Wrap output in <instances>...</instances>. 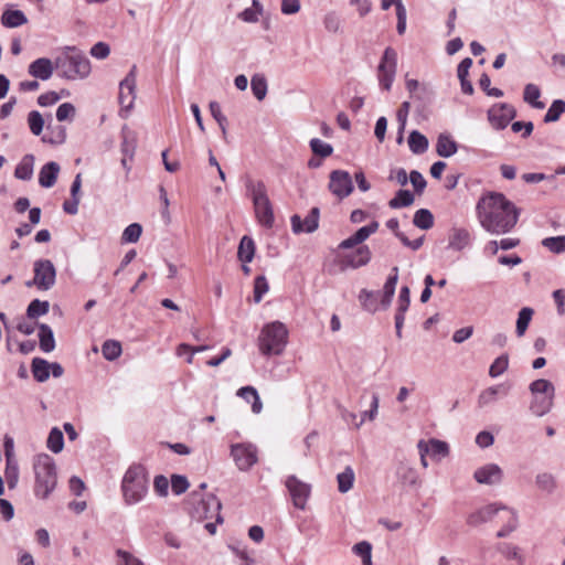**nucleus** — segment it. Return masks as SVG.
<instances>
[{
  "label": "nucleus",
  "instance_id": "1",
  "mask_svg": "<svg viewBox=\"0 0 565 565\" xmlns=\"http://www.w3.org/2000/svg\"><path fill=\"white\" fill-rule=\"evenodd\" d=\"M521 211L504 194L487 192L476 205V215L480 226L491 235L510 233L518 224Z\"/></svg>",
  "mask_w": 565,
  "mask_h": 565
},
{
  "label": "nucleus",
  "instance_id": "11",
  "mask_svg": "<svg viewBox=\"0 0 565 565\" xmlns=\"http://www.w3.org/2000/svg\"><path fill=\"white\" fill-rule=\"evenodd\" d=\"M285 486L290 493L295 508L305 510L311 493V486L299 480L296 476H288Z\"/></svg>",
  "mask_w": 565,
  "mask_h": 565
},
{
  "label": "nucleus",
  "instance_id": "64",
  "mask_svg": "<svg viewBox=\"0 0 565 565\" xmlns=\"http://www.w3.org/2000/svg\"><path fill=\"white\" fill-rule=\"evenodd\" d=\"M189 481L186 477L181 475H172L171 477V490L175 495L184 493L189 488Z\"/></svg>",
  "mask_w": 565,
  "mask_h": 565
},
{
  "label": "nucleus",
  "instance_id": "49",
  "mask_svg": "<svg viewBox=\"0 0 565 565\" xmlns=\"http://www.w3.org/2000/svg\"><path fill=\"white\" fill-rule=\"evenodd\" d=\"M353 553L361 557L362 565H373L372 564V545L366 541L359 542L352 547Z\"/></svg>",
  "mask_w": 565,
  "mask_h": 565
},
{
  "label": "nucleus",
  "instance_id": "51",
  "mask_svg": "<svg viewBox=\"0 0 565 565\" xmlns=\"http://www.w3.org/2000/svg\"><path fill=\"white\" fill-rule=\"evenodd\" d=\"M210 345H196L192 347L186 343H181L177 347L175 354L178 356H183V354L189 353L188 359H185L186 363L191 364L193 363V356L195 353H200L206 350H210Z\"/></svg>",
  "mask_w": 565,
  "mask_h": 565
},
{
  "label": "nucleus",
  "instance_id": "9",
  "mask_svg": "<svg viewBox=\"0 0 565 565\" xmlns=\"http://www.w3.org/2000/svg\"><path fill=\"white\" fill-rule=\"evenodd\" d=\"M231 457L241 471H248L258 461V449L252 443L231 445Z\"/></svg>",
  "mask_w": 565,
  "mask_h": 565
},
{
  "label": "nucleus",
  "instance_id": "62",
  "mask_svg": "<svg viewBox=\"0 0 565 565\" xmlns=\"http://www.w3.org/2000/svg\"><path fill=\"white\" fill-rule=\"evenodd\" d=\"M269 286L265 276H257L254 281V300L259 302L268 291Z\"/></svg>",
  "mask_w": 565,
  "mask_h": 565
},
{
  "label": "nucleus",
  "instance_id": "24",
  "mask_svg": "<svg viewBox=\"0 0 565 565\" xmlns=\"http://www.w3.org/2000/svg\"><path fill=\"white\" fill-rule=\"evenodd\" d=\"M510 387L504 384H498L483 390L478 396V406L486 407L497 401L498 394L508 395Z\"/></svg>",
  "mask_w": 565,
  "mask_h": 565
},
{
  "label": "nucleus",
  "instance_id": "5",
  "mask_svg": "<svg viewBox=\"0 0 565 565\" xmlns=\"http://www.w3.org/2000/svg\"><path fill=\"white\" fill-rule=\"evenodd\" d=\"M121 490L127 504L140 502L148 492V476L141 465H132L124 475Z\"/></svg>",
  "mask_w": 565,
  "mask_h": 565
},
{
  "label": "nucleus",
  "instance_id": "41",
  "mask_svg": "<svg viewBox=\"0 0 565 565\" xmlns=\"http://www.w3.org/2000/svg\"><path fill=\"white\" fill-rule=\"evenodd\" d=\"M414 203V194L409 190H398L395 196L390 200L388 206L391 209L407 207Z\"/></svg>",
  "mask_w": 565,
  "mask_h": 565
},
{
  "label": "nucleus",
  "instance_id": "4",
  "mask_svg": "<svg viewBox=\"0 0 565 565\" xmlns=\"http://www.w3.org/2000/svg\"><path fill=\"white\" fill-rule=\"evenodd\" d=\"M288 341V330L280 321L267 323L258 335V349L265 356L280 355Z\"/></svg>",
  "mask_w": 565,
  "mask_h": 565
},
{
  "label": "nucleus",
  "instance_id": "33",
  "mask_svg": "<svg viewBox=\"0 0 565 565\" xmlns=\"http://www.w3.org/2000/svg\"><path fill=\"white\" fill-rule=\"evenodd\" d=\"M237 395L241 396L242 398H244L248 403L252 402V411L255 414L260 413V411L263 408V404L259 398L258 392L255 387H253V386L241 387L237 391Z\"/></svg>",
  "mask_w": 565,
  "mask_h": 565
},
{
  "label": "nucleus",
  "instance_id": "12",
  "mask_svg": "<svg viewBox=\"0 0 565 565\" xmlns=\"http://www.w3.org/2000/svg\"><path fill=\"white\" fill-rule=\"evenodd\" d=\"M221 508V501L214 494H209L200 500L195 508V515L192 516L198 521L215 519L216 523H222Z\"/></svg>",
  "mask_w": 565,
  "mask_h": 565
},
{
  "label": "nucleus",
  "instance_id": "54",
  "mask_svg": "<svg viewBox=\"0 0 565 565\" xmlns=\"http://www.w3.org/2000/svg\"><path fill=\"white\" fill-rule=\"evenodd\" d=\"M497 551L500 552L508 559H515L520 564L523 563V557L520 553V548L511 543H499Z\"/></svg>",
  "mask_w": 565,
  "mask_h": 565
},
{
  "label": "nucleus",
  "instance_id": "19",
  "mask_svg": "<svg viewBox=\"0 0 565 565\" xmlns=\"http://www.w3.org/2000/svg\"><path fill=\"white\" fill-rule=\"evenodd\" d=\"M473 478L480 484H499L503 480V470L497 463H487L475 471Z\"/></svg>",
  "mask_w": 565,
  "mask_h": 565
},
{
  "label": "nucleus",
  "instance_id": "26",
  "mask_svg": "<svg viewBox=\"0 0 565 565\" xmlns=\"http://www.w3.org/2000/svg\"><path fill=\"white\" fill-rule=\"evenodd\" d=\"M535 486L543 493L551 495L557 490V479L556 477L547 471L539 472L535 476Z\"/></svg>",
  "mask_w": 565,
  "mask_h": 565
},
{
  "label": "nucleus",
  "instance_id": "52",
  "mask_svg": "<svg viewBox=\"0 0 565 565\" xmlns=\"http://www.w3.org/2000/svg\"><path fill=\"white\" fill-rule=\"evenodd\" d=\"M250 87L254 96L263 100L267 94V81L263 75L256 74L252 77Z\"/></svg>",
  "mask_w": 565,
  "mask_h": 565
},
{
  "label": "nucleus",
  "instance_id": "36",
  "mask_svg": "<svg viewBox=\"0 0 565 565\" xmlns=\"http://www.w3.org/2000/svg\"><path fill=\"white\" fill-rule=\"evenodd\" d=\"M255 255V243L253 238L243 236L238 246L237 257L242 263L248 264Z\"/></svg>",
  "mask_w": 565,
  "mask_h": 565
},
{
  "label": "nucleus",
  "instance_id": "23",
  "mask_svg": "<svg viewBox=\"0 0 565 565\" xmlns=\"http://www.w3.org/2000/svg\"><path fill=\"white\" fill-rule=\"evenodd\" d=\"M60 172L58 163L50 161L45 163L39 172V183L43 188H52Z\"/></svg>",
  "mask_w": 565,
  "mask_h": 565
},
{
  "label": "nucleus",
  "instance_id": "7",
  "mask_svg": "<svg viewBox=\"0 0 565 565\" xmlns=\"http://www.w3.org/2000/svg\"><path fill=\"white\" fill-rule=\"evenodd\" d=\"M34 277L26 286L34 285L39 290H50L56 281V269L50 259H38L33 264Z\"/></svg>",
  "mask_w": 565,
  "mask_h": 565
},
{
  "label": "nucleus",
  "instance_id": "58",
  "mask_svg": "<svg viewBox=\"0 0 565 565\" xmlns=\"http://www.w3.org/2000/svg\"><path fill=\"white\" fill-rule=\"evenodd\" d=\"M542 245L555 254L565 253V236H552L542 241Z\"/></svg>",
  "mask_w": 565,
  "mask_h": 565
},
{
  "label": "nucleus",
  "instance_id": "28",
  "mask_svg": "<svg viewBox=\"0 0 565 565\" xmlns=\"http://www.w3.org/2000/svg\"><path fill=\"white\" fill-rule=\"evenodd\" d=\"M554 396H534L530 404L531 412L537 417L546 415L553 408Z\"/></svg>",
  "mask_w": 565,
  "mask_h": 565
},
{
  "label": "nucleus",
  "instance_id": "13",
  "mask_svg": "<svg viewBox=\"0 0 565 565\" xmlns=\"http://www.w3.org/2000/svg\"><path fill=\"white\" fill-rule=\"evenodd\" d=\"M515 116V108L507 103L495 104L488 110V119L498 130L504 129Z\"/></svg>",
  "mask_w": 565,
  "mask_h": 565
},
{
  "label": "nucleus",
  "instance_id": "61",
  "mask_svg": "<svg viewBox=\"0 0 565 565\" xmlns=\"http://www.w3.org/2000/svg\"><path fill=\"white\" fill-rule=\"evenodd\" d=\"M75 114L76 109L72 103H63L56 109V119L58 121H72L75 117Z\"/></svg>",
  "mask_w": 565,
  "mask_h": 565
},
{
  "label": "nucleus",
  "instance_id": "8",
  "mask_svg": "<svg viewBox=\"0 0 565 565\" xmlns=\"http://www.w3.org/2000/svg\"><path fill=\"white\" fill-rule=\"evenodd\" d=\"M397 70V53L388 46L384 50L377 66V79L382 89L390 90L395 79Z\"/></svg>",
  "mask_w": 565,
  "mask_h": 565
},
{
  "label": "nucleus",
  "instance_id": "17",
  "mask_svg": "<svg viewBox=\"0 0 565 565\" xmlns=\"http://www.w3.org/2000/svg\"><path fill=\"white\" fill-rule=\"evenodd\" d=\"M503 510H509V508L501 503H490L471 512L467 516V524L470 526H479L491 521L500 511Z\"/></svg>",
  "mask_w": 565,
  "mask_h": 565
},
{
  "label": "nucleus",
  "instance_id": "57",
  "mask_svg": "<svg viewBox=\"0 0 565 565\" xmlns=\"http://www.w3.org/2000/svg\"><path fill=\"white\" fill-rule=\"evenodd\" d=\"M509 367L508 354H501L490 365L489 375L493 379L502 375Z\"/></svg>",
  "mask_w": 565,
  "mask_h": 565
},
{
  "label": "nucleus",
  "instance_id": "43",
  "mask_svg": "<svg viewBox=\"0 0 565 565\" xmlns=\"http://www.w3.org/2000/svg\"><path fill=\"white\" fill-rule=\"evenodd\" d=\"M533 309L524 307L519 311L516 319L515 333L518 337H523L533 317Z\"/></svg>",
  "mask_w": 565,
  "mask_h": 565
},
{
  "label": "nucleus",
  "instance_id": "16",
  "mask_svg": "<svg viewBox=\"0 0 565 565\" xmlns=\"http://www.w3.org/2000/svg\"><path fill=\"white\" fill-rule=\"evenodd\" d=\"M319 216L318 207H312L303 220L298 214L292 215L290 217L292 232L295 234L315 232L319 226Z\"/></svg>",
  "mask_w": 565,
  "mask_h": 565
},
{
  "label": "nucleus",
  "instance_id": "2",
  "mask_svg": "<svg viewBox=\"0 0 565 565\" xmlns=\"http://www.w3.org/2000/svg\"><path fill=\"white\" fill-rule=\"evenodd\" d=\"M34 472V494L47 499L57 484V471L54 459L47 454H38L32 461Z\"/></svg>",
  "mask_w": 565,
  "mask_h": 565
},
{
  "label": "nucleus",
  "instance_id": "44",
  "mask_svg": "<svg viewBox=\"0 0 565 565\" xmlns=\"http://www.w3.org/2000/svg\"><path fill=\"white\" fill-rule=\"evenodd\" d=\"M121 136L122 140L120 150L125 157H128L129 160H132L136 151V138L134 134L126 128L122 129Z\"/></svg>",
  "mask_w": 565,
  "mask_h": 565
},
{
  "label": "nucleus",
  "instance_id": "27",
  "mask_svg": "<svg viewBox=\"0 0 565 565\" xmlns=\"http://www.w3.org/2000/svg\"><path fill=\"white\" fill-rule=\"evenodd\" d=\"M39 345L44 353H50L55 349L54 333L49 324H39Z\"/></svg>",
  "mask_w": 565,
  "mask_h": 565
},
{
  "label": "nucleus",
  "instance_id": "35",
  "mask_svg": "<svg viewBox=\"0 0 565 565\" xmlns=\"http://www.w3.org/2000/svg\"><path fill=\"white\" fill-rule=\"evenodd\" d=\"M541 90L535 84H526L523 92V99L535 109H543L545 104L540 100Z\"/></svg>",
  "mask_w": 565,
  "mask_h": 565
},
{
  "label": "nucleus",
  "instance_id": "20",
  "mask_svg": "<svg viewBox=\"0 0 565 565\" xmlns=\"http://www.w3.org/2000/svg\"><path fill=\"white\" fill-rule=\"evenodd\" d=\"M395 477L403 487L413 488L420 483L416 468L407 461H399L396 465Z\"/></svg>",
  "mask_w": 565,
  "mask_h": 565
},
{
  "label": "nucleus",
  "instance_id": "59",
  "mask_svg": "<svg viewBox=\"0 0 565 565\" xmlns=\"http://www.w3.org/2000/svg\"><path fill=\"white\" fill-rule=\"evenodd\" d=\"M142 233V227L139 223L129 224L122 232L121 242L122 243H136L140 238Z\"/></svg>",
  "mask_w": 565,
  "mask_h": 565
},
{
  "label": "nucleus",
  "instance_id": "50",
  "mask_svg": "<svg viewBox=\"0 0 565 565\" xmlns=\"http://www.w3.org/2000/svg\"><path fill=\"white\" fill-rule=\"evenodd\" d=\"M103 356L108 361H115L121 354V344L116 340H106L102 345Z\"/></svg>",
  "mask_w": 565,
  "mask_h": 565
},
{
  "label": "nucleus",
  "instance_id": "56",
  "mask_svg": "<svg viewBox=\"0 0 565 565\" xmlns=\"http://www.w3.org/2000/svg\"><path fill=\"white\" fill-rule=\"evenodd\" d=\"M309 145H310L311 151L316 156H319L321 158H327V157L331 156L333 152V147L330 143L324 142L319 138L311 139Z\"/></svg>",
  "mask_w": 565,
  "mask_h": 565
},
{
  "label": "nucleus",
  "instance_id": "39",
  "mask_svg": "<svg viewBox=\"0 0 565 565\" xmlns=\"http://www.w3.org/2000/svg\"><path fill=\"white\" fill-rule=\"evenodd\" d=\"M413 224L420 230H429L434 226V215L427 209H419L414 214Z\"/></svg>",
  "mask_w": 565,
  "mask_h": 565
},
{
  "label": "nucleus",
  "instance_id": "46",
  "mask_svg": "<svg viewBox=\"0 0 565 565\" xmlns=\"http://www.w3.org/2000/svg\"><path fill=\"white\" fill-rule=\"evenodd\" d=\"M359 301L362 308L369 312H375L379 309L377 294L367 289H362L360 291Z\"/></svg>",
  "mask_w": 565,
  "mask_h": 565
},
{
  "label": "nucleus",
  "instance_id": "40",
  "mask_svg": "<svg viewBox=\"0 0 565 565\" xmlns=\"http://www.w3.org/2000/svg\"><path fill=\"white\" fill-rule=\"evenodd\" d=\"M46 447L54 454H58L64 448V436L60 428L53 427L46 440Z\"/></svg>",
  "mask_w": 565,
  "mask_h": 565
},
{
  "label": "nucleus",
  "instance_id": "38",
  "mask_svg": "<svg viewBox=\"0 0 565 565\" xmlns=\"http://www.w3.org/2000/svg\"><path fill=\"white\" fill-rule=\"evenodd\" d=\"M529 390H530V392L534 396H539V395H543V396L555 395V387H554V385L548 380H545V379H539V380L533 381L530 384Z\"/></svg>",
  "mask_w": 565,
  "mask_h": 565
},
{
  "label": "nucleus",
  "instance_id": "30",
  "mask_svg": "<svg viewBox=\"0 0 565 565\" xmlns=\"http://www.w3.org/2000/svg\"><path fill=\"white\" fill-rule=\"evenodd\" d=\"M429 146L428 139L418 130L411 131L408 147L414 154H423Z\"/></svg>",
  "mask_w": 565,
  "mask_h": 565
},
{
  "label": "nucleus",
  "instance_id": "42",
  "mask_svg": "<svg viewBox=\"0 0 565 565\" xmlns=\"http://www.w3.org/2000/svg\"><path fill=\"white\" fill-rule=\"evenodd\" d=\"M47 132L43 136L42 140L51 145H62L66 140V129L63 126L46 128Z\"/></svg>",
  "mask_w": 565,
  "mask_h": 565
},
{
  "label": "nucleus",
  "instance_id": "22",
  "mask_svg": "<svg viewBox=\"0 0 565 565\" xmlns=\"http://www.w3.org/2000/svg\"><path fill=\"white\" fill-rule=\"evenodd\" d=\"M55 68V63L47 57H40L33 61L29 67L28 73L41 81H47L52 77Z\"/></svg>",
  "mask_w": 565,
  "mask_h": 565
},
{
  "label": "nucleus",
  "instance_id": "25",
  "mask_svg": "<svg viewBox=\"0 0 565 565\" xmlns=\"http://www.w3.org/2000/svg\"><path fill=\"white\" fill-rule=\"evenodd\" d=\"M471 243V236L466 228H454L449 236L448 248L454 250H462Z\"/></svg>",
  "mask_w": 565,
  "mask_h": 565
},
{
  "label": "nucleus",
  "instance_id": "6",
  "mask_svg": "<svg viewBox=\"0 0 565 565\" xmlns=\"http://www.w3.org/2000/svg\"><path fill=\"white\" fill-rule=\"evenodd\" d=\"M245 185L252 198L258 223L266 228H271L275 222V216L265 183L263 181H253L248 179Z\"/></svg>",
  "mask_w": 565,
  "mask_h": 565
},
{
  "label": "nucleus",
  "instance_id": "37",
  "mask_svg": "<svg viewBox=\"0 0 565 565\" xmlns=\"http://www.w3.org/2000/svg\"><path fill=\"white\" fill-rule=\"evenodd\" d=\"M355 475L351 466H347L344 470L337 476L338 490L341 493H345L352 489L354 483Z\"/></svg>",
  "mask_w": 565,
  "mask_h": 565
},
{
  "label": "nucleus",
  "instance_id": "55",
  "mask_svg": "<svg viewBox=\"0 0 565 565\" xmlns=\"http://www.w3.org/2000/svg\"><path fill=\"white\" fill-rule=\"evenodd\" d=\"M564 111L565 102L563 99H555L544 116V122L557 121Z\"/></svg>",
  "mask_w": 565,
  "mask_h": 565
},
{
  "label": "nucleus",
  "instance_id": "60",
  "mask_svg": "<svg viewBox=\"0 0 565 565\" xmlns=\"http://www.w3.org/2000/svg\"><path fill=\"white\" fill-rule=\"evenodd\" d=\"M28 124H29L31 132L34 136H40L41 132L43 131L44 119L38 110H32L29 113Z\"/></svg>",
  "mask_w": 565,
  "mask_h": 565
},
{
  "label": "nucleus",
  "instance_id": "3",
  "mask_svg": "<svg viewBox=\"0 0 565 565\" xmlns=\"http://www.w3.org/2000/svg\"><path fill=\"white\" fill-rule=\"evenodd\" d=\"M66 52L55 60V68L60 76L68 81L86 78L90 73V62L87 56L75 47H66Z\"/></svg>",
  "mask_w": 565,
  "mask_h": 565
},
{
  "label": "nucleus",
  "instance_id": "63",
  "mask_svg": "<svg viewBox=\"0 0 565 565\" xmlns=\"http://www.w3.org/2000/svg\"><path fill=\"white\" fill-rule=\"evenodd\" d=\"M323 25L328 32L337 33L341 26V19L334 11L328 12L323 18Z\"/></svg>",
  "mask_w": 565,
  "mask_h": 565
},
{
  "label": "nucleus",
  "instance_id": "47",
  "mask_svg": "<svg viewBox=\"0 0 565 565\" xmlns=\"http://www.w3.org/2000/svg\"><path fill=\"white\" fill-rule=\"evenodd\" d=\"M263 13V6L258 0L252 1V7L244 9L238 18L244 22L255 23L258 21L259 15Z\"/></svg>",
  "mask_w": 565,
  "mask_h": 565
},
{
  "label": "nucleus",
  "instance_id": "29",
  "mask_svg": "<svg viewBox=\"0 0 565 565\" xmlns=\"http://www.w3.org/2000/svg\"><path fill=\"white\" fill-rule=\"evenodd\" d=\"M458 150L456 141L446 134H440L437 139L436 152L438 156L449 158Z\"/></svg>",
  "mask_w": 565,
  "mask_h": 565
},
{
  "label": "nucleus",
  "instance_id": "15",
  "mask_svg": "<svg viewBox=\"0 0 565 565\" xmlns=\"http://www.w3.org/2000/svg\"><path fill=\"white\" fill-rule=\"evenodd\" d=\"M372 253L369 246H358L355 250L340 255V266L342 269H356L370 263Z\"/></svg>",
  "mask_w": 565,
  "mask_h": 565
},
{
  "label": "nucleus",
  "instance_id": "10",
  "mask_svg": "<svg viewBox=\"0 0 565 565\" xmlns=\"http://www.w3.org/2000/svg\"><path fill=\"white\" fill-rule=\"evenodd\" d=\"M136 77L137 66L134 65L126 77L119 83L118 102L121 106V113H129L136 99Z\"/></svg>",
  "mask_w": 565,
  "mask_h": 565
},
{
  "label": "nucleus",
  "instance_id": "32",
  "mask_svg": "<svg viewBox=\"0 0 565 565\" xmlns=\"http://www.w3.org/2000/svg\"><path fill=\"white\" fill-rule=\"evenodd\" d=\"M34 157L25 154L14 170V177L20 180H30L33 174Z\"/></svg>",
  "mask_w": 565,
  "mask_h": 565
},
{
  "label": "nucleus",
  "instance_id": "45",
  "mask_svg": "<svg viewBox=\"0 0 565 565\" xmlns=\"http://www.w3.org/2000/svg\"><path fill=\"white\" fill-rule=\"evenodd\" d=\"M50 310V303L46 300L34 299L26 308V316L30 319H36L46 315Z\"/></svg>",
  "mask_w": 565,
  "mask_h": 565
},
{
  "label": "nucleus",
  "instance_id": "48",
  "mask_svg": "<svg viewBox=\"0 0 565 565\" xmlns=\"http://www.w3.org/2000/svg\"><path fill=\"white\" fill-rule=\"evenodd\" d=\"M428 454L431 457L445 458L449 454V446L446 441L439 439H429L426 441Z\"/></svg>",
  "mask_w": 565,
  "mask_h": 565
},
{
  "label": "nucleus",
  "instance_id": "21",
  "mask_svg": "<svg viewBox=\"0 0 565 565\" xmlns=\"http://www.w3.org/2000/svg\"><path fill=\"white\" fill-rule=\"evenodd\" d=\"M411 303V290L407 286H403L399 290L397 309L395 313V330L396 337L402 338V329L405 321V313L408 310Z\"/></svg>",
  "mask_w": 565,
  "mask_h": 565
},
{
  "label": "nucleus",
  "instance_id": "31",
  "mask_svg": "<svg viewBox=\"0 0 565 565\" xmlns=\"http://www.w3.org/2000/svg\"><path fill=\"white\" fill-rule=\"evenodd\" d=\"M26 22L25 14L20 10H6L1 15V23L6 28H18Z\"/></svg>",
  "mask_w": 565,
  "mask_h": 565
},
{
  "label": "nucleus",
  "instance_id": "14",
  "mask_svg": "<svg viewBox=\"0 0 565 565\" xmlns=\"http://www.w3.org/2000/svg\"><path fill=\"white\" fill-rule=\"evenodd\" d=\"M329 189L339 199H344L353 192V182L349 172L334 170L330 173Z\"/></svg>",
  "mask_w": 565,
  "mask_h": 565
},
{
  "label": "nucleus",
  "instance_id": "18",
  "mask_svg": "<svg viewBox=\"0 0 565 565\" xmlns=\"http://www.w3.org/2000/svg\"><path fill=\"white\" fill-rule=\"evenodd\" d=\"M379 222L373 221L366 226L360 227L353 235L343 239L339 245V250L352 249L356 246H361V244L366 241L372 234H374L379 230Z\"/></svg>",
  "mask_w": 565,
  "mask_h": 565
},
{
  "label": "nucleus",
  "instance_id": "34",
  "mask_svg": "<svg viewBox=\"0 0 565 565\" xmlns=\"http://www.w3.org/2000/svg\"><path fill=\"white\" fill-rule=\"evenodd\" d=\"M31 371L33 377L38 382L43 383L50 377V363L42 358H34L32 360Z\"/></svg>",
  "mask_w": 565,
  "mask_h": 565
},
{
  "label": "nucleus",
  "instance_id": "53",
  "mask_svg": "<svg viewBox=\"0 0 565 565\" xmlns=\"http://www.w3.org/2000/svg\"><path fill=\"white\" fill-rule=\"evenodd\" d=\"M510 515H508L505 524L497 532V537L503 539L509 536L512 532H514L519 525V520L516 513L509 509L507 510Z\"/></svg>",
  "mask_w": 565,
  "mask_h": 565
}]
</instances>
